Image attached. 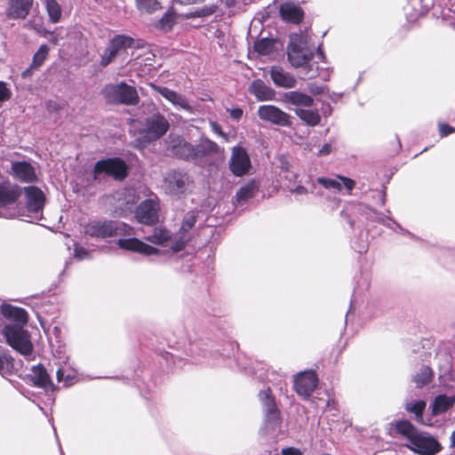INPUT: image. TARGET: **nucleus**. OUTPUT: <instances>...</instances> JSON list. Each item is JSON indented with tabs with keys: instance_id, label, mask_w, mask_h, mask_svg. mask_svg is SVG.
I'll return each instance as SVG.
<instances>
[{
	"instance_id": "obj_6",
	"label": "nucleus",
	"mask_w": 455,
	"mask_h": 455,
	"mask_svg": "<svg viewBox=\"0 0 455 455\" xmlns=\"http://www.w3.org/2000/svg\"><path fill=\"white\" fill-rule=\"evenodd\" d=\"M101 92L105 100L112 104L134 106L140 101L135 87L125 83L106 84Z\"/></svg>"
},
{
	"instance_id": "obj_3",
	"label": "nucleus",
	"mask_w": 455,
	"mask_h": 455,
	"mask_svg": "<svg viewBox=\"0 0 455 455\" xmlns=\"http://www.w3.org/2000/svg\"><path fill=\"white\" fill-rule=\"evenodd\" d=\"M395 431L406 440L405 446L419 455H435L441 451L438 441L430 434L418 429L409 420H399Z\"/></svg>"
},
{
	"instance_id": "obj_40",
	"label": "nucleus",
	"mask_w": 455,
	"mask_h": 455,
	"mask_svg": "<svg viewBox=\"0 0 455 455\" xmlns=\"http://www.w3.org/2000/svg\"><path fill=\"white\" fill-rule=\"evenodd\" d=\"M139 10L146 13H153L160 8L157 0H137Z\"/></svg>"
},
{
	"instance_id": "obj_51",
	"label": "nucleus",
	"mask_w": 455,
	"mask_h": 455,
	"mask_svg": "<svg viewBox=\"0 0 455 455\" xmlns=\"http://www.w3.org/2000/svg\"><path fill=\"white\" fill-rule=\"evenodd\" d=\"M439 132L442 137L447 136L454 132V129L445 124L439 125Z\"/></svg>"
},
{
	"instance_id": "obj_48",
	"label": "nucleus",
	"mask_w": 455,
	"mask_h": 455,
	"mask_svg": "<svg viewBox=\"0 0 455 455\" xmlns=\"http://www.w3.org/2000/svg\"><path fill=\"white\" fill-rule=\"evenodd\" d=\"M213 12L212 9H201L199 11H196V12L187 14L188 18H194V17H204L207 16Z\"/></svg>"
},
{
	"instance_id": "obj_46",
	"label": "nucleus",
	"mask_w": 455,
	"mask_h": 455,
	"mask_svg": "<svg viewBox=\"0 0 455 455\" xmlns=\"http://www.w3.org/2000/svg\"><path fill=\"white\" fill-rule=\"evenodd\" d=\"M12 363V357L0 352V372L4 370L6 365H10Z\"/></svg>"
},
{
	"instance_id": "obj_57",
	"label": "nucleus",
	"mask_w": 455,
	"mask_h": 455,
	"mask_svg": "<svg viewBox=\"0 0 455 455\" xmlns=\"http://www.w3.org/2000/svg\"><path fill=\"white\" fill-rule=\"evenodd\" d=\"M328 96H329V98H330L332 101H337V100H339L343 96V93H338V92H331V93H329V92H328Z\"/></svg>"
},
{
	"instance_id": "obj_15",
	"label": "nucleus",
	"mask_w": 455,
	"mask_h": 455,
	"mask_svg": "<svg viewBox=\"0 0 455 455\" xmlns=\"http://www.w3.org/2000/svg\"><path fill=\"white\" fill-rule=\"evenodd\" d=\"M318 383V379L314 371H303L299 373L294 379V389L302 397H308Z\"/></svg>"
},
{
	"instance_id": "obj_5",
	"label": "nucleus",
	"mask_w": 455,
	"mask_h": 455,
	"mask_svg": "<svg viewBox=\"0 0 455 455\" xmlns=\"http://www.w3.org/2000/svg\"><path fill=\"white\" fill-rule=\"evenodd\" d=\"M84 234L92 238L107 239L115 236H127L134 234L133 228L127 224L108 220H92L84 228Z\"/></svg>"
},
{
	"instance_id": "obj_45",
	"label": "nucleus",
	"mask_w": 455,
	"mask_h": 455,
	"mask_svg": "<svg viewBox=\"0 0 455 455\" xmlns=\"http://www.w3.org/2000/svg\"><path fill=\"white\" fill-rule=\"evenodd\" d=\"M172 23V16L171 14L165 13L164 17L159 20V26L164 28H171Z\"/></svg>"
},
{
	"instance_id": "obj_35",
	"label": "nucleus",
	"mask_w": 455,
	"mask_h": 455,
	"mask_svg": "<svg viewBox=\"0 0 455 455\" xmlns=\"http://www.w3.org/2000/svg\"><path fill=\"white\" fill-rule=\"evenodd\" d=\"M132 44V39L125 36H116L109 43V46L112 47L117 53L122 49L130 47Z\"/></svg>"
},
{
	"instance_id": "obj_47",
	"label": "nucleus",
	"mask_w": 455,
	"mask_h": 455,
	"mask_svg": "<svg viewBox=\"0 0 455 455\" xmlns=\"http://www.w3.org/2000/svg\"><path fill=\"white\" fill-rule=\"evenodd\" d=\"M75 257L78 259H84L89 257V252L86 249L82 246H76L75 248Z\"/></svg>"
},
{
	"instance_id": "obj_17",
	"label": "nucleus",
	"mask_w": 455,
	"mask_h": 455,
	"mask_svg": "<svg viewBox=\"0 0 455 455\" xmlns=\"http://www.w3.org/2000/svg\"><path fill=\"white\" fill-rule=\"evenodd\" d=\"M282 102L295 108H311L314 105V99L311 95L299 91H290L282 94ZM292 108H290L291 109Z\"/></svg>"
},
{
	"instance_id": "obj_1",
	"label": "nucleus",
	"mask_w": 455,
	"mask_h": 455,
	"mask_svg": "<svg viewBox=\"0 0 455 455\" xmlns=\"http://www.w3.org/2000/svg\"><path fill=\"white\" fill-rule=\"evenodd\" d=\"M0 312L4 318L13 322V323L6 324L3 329V335L7 344L21 355H30L33 351V345L28 331L23 328L28 322L26 310L9 304H4L0 307Z\"/></svg>"
},
{
	"instance_id": "obj_23",
	"label": "nucleus",
	"mask_w": 455,
	"mask_h": 455,
	"mask_svg": "<svg viewBox=\"0 0 455 455\" xmlns=\"http://www.w3.org/2000/svg\"><path fill=\"white\" fill-rule=\"evenodd\" d=\"M250 92L259 101L272 100L275 96V91L260 80H256L251 83Z\"/></svg>"
},
{
	"instance_id": "obj_28",
	"label": "nucleus",
	"mask_w": 455,
	"mask_h": 455,
	"mask_svg": "<svg viewBox=\"0 0 455 455\" xmlns=\"http://www.w3.org/2000/svg\"><path fill=\"white\" fill-rule=\"evenodd\" d=\"M19 193L10 183H0V205L12 204L16 201Z\"/></svg>"
},
{
	"instance_id": "obj_39",
	"label": "nucleus",
	"mask_w": 455,
	"mask_h": 455,
	"mask_svg": "<svg viewBox=\"0 0 455 455\" xmlns=\"http://www.w3.org/2000/svg\"><path fill=\"white\" fill-rule=\"evenodd\" d=\"M56 376L58 381L64 382L65 386L71 385L76 377L75 371L66 370L64 368H60L56 372Z\"/></svg>"
},
{
	"instance_id": "obj_19",
	"label": "nucleus",
	"mask_w": 455,
	"mask_h": 455,
	"mask_svg": "<svg viewBox=\"0 0 455 455\" xmlns=\"http://www.w3.org/2000/svg\"><path fill=\"white\" fill-rule=\"evenodd\" d=\"M151 87L175 107H179L180 108L187 111H190L192 109L187 99L181 94L164 86L151 84Z\"/></svg>"
},
{
	"instance_id": "obj_7",
	"label": "nucleus",
	"mask_w": 455,
	"mask_h": 455,
	"mask_svg": "<svg viewBox=\"0 0 455 455\" xmlns=\"http://www.w3.org/2000/svg\"><path fill=\"white\" fill-rule=\"evenodd\" d=\"M128 174V167L125 162L118 157L107 158L98 161L93 169L94 180H100L107 175L115 180H123Z\"/></svg>"
},
{
	"instance_id": "obj_25",
	"label": "nucleus",
	"mask_w": 455,
	"mask_h": 455,
	"mask_svg": "<svg viewBox=\"0 0 455 455\" xmlns=\"http://www.w3.org/2000/svg\"><path fill=\"white\" fill-rule=\"evenodd\" d=\"M281 17L290 22L299 23L303 18L302 10L291 3H284L280 6Z\"/></svg>"
},
{
	"instance_id": "obj_60",
	"label": "nucleus",
	"mask_w": 455,
	"mask_h": 455,
	"mask_svg": "<svg viewBox=\"0 0 455 455\" xmlns=\"http://www.w3.org/2000/svg\"><path fill=\"white\" fill-rule=\"evenodd\" d=\"M451 443L453 446H455V430L452 432L451 435Z\"/></svg>"
},
{
	"instance_id": "obj_42",
	"label": "nucleus",
	"mask_w": 455,
	"mask_h": 455,
	"mask_svg": "<svg viewBox=\"0 0 455 455\" xmlns=\"http://www.w3.org/2000/svg\"><path fill=\"white\" fill-rule=\"evenodd\" d=\"M117 52L109 45L105 49L101 55L100 65L108 66L116 56Z\"/></svg>"
},
{
	"instance_id": "obj_13",
	"label": "nucleus",
	"mask_w": 455,
	"mask_h": 455,
	"mask_svg": "<svg viewBox=\"0 0 455 455\" xmlns=\"http://www.w3.org/2000/svg\"><path fill=\"white\" fill-rule=\"evenodd\" d=\"M258 115L261 120L276 125L290 126L291 124L290 115L273 105L260 106Z\"/></svg>"
},
{
	"instance_id": "obj_16",
	"label": "nucleus",
	"mask_w": 455,
	"mask_h": 455,
	"mask_svg": "<svg viewBox=\"0 0 455 455\" xmlns=\"http://www.w3.org/2000/svg\"><path fill=\"white\" fill-rule=\"evenodd\" d=\"M9 173L14 179L26 183H33L37 179L35 168L25 161L12 162Z\"/></svg>"
},
{
	"instance_id": "obj_27",
	"label": "nucleus",
	"mask_w": 455,
	"mask_h": 455,
	"mask_svg": "<svg viewBox=\"0 0 455 455\" xmlns=\"http://www.w3.org/2000/svg\"><path fill=\"white\" fill-rule=\"evenodd\" d=\"M421 1L422 0H409V4L405 8L409 20L413 21L427 12L429 6L427 4L423 5Z\"/></svg>"
},
{
	"instance_id": "obj_29",
	"label": "nucleus",
	"mask_w": 455,
	"mask_h": 455,
	"mask_svg": "<svg viewBox=\"0 0 455 455\" xmlns=\"http://www.w3.org/2000/svg\"><path fill=\"white\" fill-rule=\"evenodd\" d=\"M259 190V186L255 181H251L243 186L236 193L235 201L238 204H243L248 199L253 197Z\"/></svg>"
},
{
	"instance_id": "obj_38",
	"label": "nucleus",
	"mask_w": 455,
	"mask_h": 455,
	"mask_svg": "<svg viewBox=\"0 0 455 455\" xmlns=\"http://www.w3.org/2000/svg\"><path fill=\"white\" fill-rule=\"evenodd\" d=\"M50 48L47 44H42L33 56V67H37L39 68L46 60Z\"/></svg>"
},
{
	"instance_id": "obj_61",
	"label": "nucleus",
	"mask_w": 455,
	"mask_h": 455,
	"mask_svg": "<svg viewBox=\"0 0 455 455\" xmlns=\"http://www.w3.org/2000/svg\"><path fill=\"white\" fill-rule=\"evenodd\" d=\"M335 404L334 400H329L327 403V407H333Z\"/></svg>"
},
{
	"instance_id": "obj_31",
	"label": "nucleus",
	"mask_w": 455,
	"mask_h": 455,
	"mask_svg": "<svg viewBox=\"0 0 455 455\" xmlns=\"http://www.w3.org/2000/svg\"><path fill=\"white\" fill-rule=\"evenodd\" d=\"M426 402L419 400V401H411L406 403L405 404V410L409 412L414 413L416 420L419 423H424L423 421V411L426 408Z\"/></svg>"
},
{
	"instance_id": "obj_50",
	"label": "nucleus",
	"mask_w": 455,
	"mask_h": 455,
	"mask_svg": "<svg viewBox=\"0 0 455 455\" xmlns=\"http://www.w3.org/2000/svg\"><path fill=\"white\" fill-rule=\"evenodd\" d=\"M211 127L213 132L222 137L225 140H228V135L222 132L221 127L217 123H211Z\"/></svg>"
},
{
	"instance_id": "obj_43",
	"label": "nucleus",
	"mask_w": 455,
	"mask_h": 455,
	"mask_svg": "<svg viewBox=\"0 0 455 455\" xmlns=\"http://www.w3.org/2000/svg\"><path fill=\"white\" fill-rule=\"evenodd\" d=\"M308 92L315 96L326 94L329 92V87L325 84H318L316 83H310L307 84Z\"/></svg>"
},
{
	"instance_id": "obj_37",
	"label": "nucleus",
	"mask_w": 455,
	"mask_h": 455,
	"mask_svg": "<svg viewBox=\"0 0 455 455\" xmlns=\"http://www.w3.org/2000/svg\"><path fill=\"white\" fill-rule=\"evenodd\" d=\"M132 44V39L125 36H116L109 43V46L112 47L117 53L122 49L130 47Z\"/></svg>"
},
{
	"instance_id": "obj_36",
	"label": "nucleus",
	"mask_w": 455,
	"mask_h": 455,
	"mask_svg": "<svg viewBox=\"0 0 455 455\" xmlns=\"http://www.w3.org/2000/svg\"><path fill=\"white\" fill-rule=\"evenodd\" d=\"M132 44V39L125 36H116L109 43V46L112 47L117 53L122 49L130 47Z\"/></svg>"
},
{
	"instance_id": "obj_10",
	"label": "nucleus",
	"mask_w": 455,
	"mask_h": 455,
	"mask_svg": "<svg viewBox=\"0 0 455 455\" xmlns=\"http://www.w3.org/2000/svg\"><path fill=\"white\" fill-rule=\"evenodd\" d=\"M259 397L265 411V423L261 431L264 435H268L275 431L280 424L279 411L270 388L260 391Z\"/></svg>"
},
{
	"instance_id": "obj_24",
	"label": "nucleus",
	"mask_w": 455,
	"mask_h": 455,
	"mask_svg": "<svg viewBox=\"0 0 455 455\" xmlns=\"http://www.w3.org/2000/svg\"><path fill=\"white\" fill-rule=\"evenodd\" d=\"M291 109L296 116L307 125L316 126L321 122V116L317 109L310 108H295Z\"/></svg>"
},
{
	"instance_id": "obj_21",
	"label": "nucleus",
	"mask_w": 455,
	"mask_h": 455,
	"mask_svg": "<svg viewBox=\"0 0 455 455\" xmlns=\"http://www.w3.org/2000/svg\"><path fill=\"white\" fill-rule=\"evenodd\" d=\"M270 77L278 87L294 88L297 84V79L281 67H272Z\"/></svg>"
},
{
	"instance_id": "obj_4",
	"label": "nucleus",
	"mask_w": 455,
	"mask_h": 455,
	"mask_svg": "<svg viewBox=\"0 0 455 455\" xmlns=\"http://www.w3.org/2000/svg\"><path fill=\"white\" fill-rule=\"evenodd\" d=\"M196 222L195 212H188L183 220L180 229V236L178 240L173 241L169 231L164 228H155L150 235L145 236V239L155 244L170 246L173 251H180L188 243V232L195 226Z\"/></svg>"
},
{
	"instance_id": "obj_22",
	"label": "nucleus",
	"mask_w": 455,
	"mask_h": 455,
	"mask_svg": "<svg viewBox=\"0 0 455 455\" xmlns=\"http://www.w3.org/2000/svg\"><path fill=\"white\" fill-rule=\"evenodd\" d=\"M32 4L33 0H10L6 15L10 19H25Z\"/></svg>"
},
{
	"instance_id": "obj_14",
	"label": "nucleus",
	"mask_w": 455,
	"mask_h": 455,
	"mask_svg": "<svg viewBox=\"0 0 455 455\" xmlns=\"http://www.w3.org/2000/svg\"><path fill=\"white\" fill-rule=\"evenodd\" d=\"M159 204L156 199H147L140 204L135 216L139 222L151 225L158 221Z\"/></svg>"
},
{
	"instance_id": "obj_56",
	"label": "nucleus",
	"mask_w": 455,
	"mask_h": 455,
	"mask_svg": "<svg viewBox=\"0 0 455 455\" xmlns=\"http://www.w3.org/2000/svg\"><path fill=\"white\" fill-rule=\"evenodd\" d=\"M332 108L330 104H323L322 108V112L325 116H328L331 114Z\"/></svg>"
},
{
	"instance_id": "obj_33",
	"label": "nucleus",
	"mask_w": 455,
	"mask_h": 455,
	"mask_svg": "<svg viewBox=\"0 0 455 455\" xmlns=\"http://www.w3.org/2000/svg\"><path fill=\"white\" fill-rule=\"evenodd\" d=\"M46 10L52 23H57L61 17V8L56 0H45Z\"/></svg>"
},
{
	"instance_id": "obj_54",
	"label": "nucleus",
	"mask_w": 455,
	"mask_h": 455,
	"mask_svg": "<svg viewBox=\"0 0 455 455\" xmlns=\"http://www.w3.org/2000/svg\"><path fill=\"white\" fill-rule=\"evenodd\" d=\"M282 455H302L301 451L293 447L286 448L282 451Z\"/></svg>"
},
{
	"instance_id": "obj_30",
	"label": "nucleus",
	"mask_w": 455,
	"mask_h": 455,
	"mask_svg": "<svg viewBox=\"0 0 455 455\" xmlns=\"http://www.w3.org/2000/svg\"><path fill=\"white\" fill-rule=\"evenodd\" d=\"M455 403L454 398L447 395H437L433 403V414L438 415L445 412L453 406Z\"/></svg>"
},
{
	"instance_id": "obj_12",
	"label": "nucleus",
	"mask_w": 455,
	"mask_h": 455,
	"mask_svg": "<svg viewBox=\"0 0 455 455\" xmlns=\"http://www.w3.org/2000/svg\"><path fill=\"white\" fill-rule=\"evenodd\" d=\"M251 167V159L246 150L242 147L233 148L229 160L231 172L237 177H242L249 172Z\"/></svg>"
},
{
	"instance_id": "obj_44",
	"label": "nucleus",
	"mask_w": 455,
	"mask_h": 455,
	"mask_svg": "<svg viewBox=\"0 0 455 455\" xmlns=\"http://www.w3.org/2000/svg\"><path fill=\"white\" fill-rule=\"evenodd\" d=\"M12 92L4 83L0 82V105L11 98Z\"/></svg>"
},
{
	"instance_id": "obj_59",
	"label": "nucleus",
	"mask_w": 455,
	"mask_h": 455,
	"mask_svg": "<svg viewBox=\"0 0 455 455\" xmlns=\"http://www.w3.org/2000/svg\"><path fill=\"white\" fill-rule=\"evenodd\" d=\"M312 66L313 65H309V70L307 72V75H308L309 77H314L317 75L316 71L312 70Z\"/></svg>"
},
{
	"instance_id": "obj_49",
	"label": "nucleus",
	"mask_w": 455,
	"mask_h": 455,
	"mask_svg": "<svg viewBox=\"0 0 455 455\" xmlns=\"http://www.w3.org/2000/svg\"><path fill=\"white\" fill-rule=\"evenodd\" d=\"M338 179L342 180V186H344L350 193L355 187V181L351 179L338 176Z\"/></svg>"
},
{
	"instance_id": "obj_55",
	"label": "nucleus",
	"mask_w": 455,
	"mask_h": 455,
	"mask_svg": "<svg viewBox=\"0 0 455 455\" xmlns=\"http://www.w3.org/2000/svg\"><path fill=\"white\" fill-rule=\"evenodd\" d=\"M37 68V67H33V63H31L30 66L21 73V76L23 78L30 77L33 75L34 70Z\"/></svg>"
},
{
	"instance_id": "obj_52",
	"label": "nucleus",
	"mask_w": 455,
	"mask_h": 455,
	"mask_svg": "<svg viewBox=\"0 0 455 455\" xmlns=\"http://www.w3.org/2000/svg\"><path fill=\"white\" fill-rule=\"evenodd\" d=\"M332 150V147H331V143H325L324 145H323V147L319 149L318 153H317V156H328L331 154Z\"/></svg>"
},
{
	"instance_id": "obj_2",
	"label": "nucleus",
	"mask_w": 455,
	"mask_h": 455,
	"mask_svg": "<svg viewBox=\"0 0 455 455\" xmlns=\"http://www.w3.org/2000/svg\"><path fill=\"white\" fill-rule=\"evenodd\" d=\"M172 152L181 158L193 161L200 166L211 165L217 156H221L223 149L208 138H201L197 144L192 145L179 136L172 139Z\"/></svg>"
},
{
	"instance_id": "obj_41",
	"label": "nucleus",
	"mask_w": 455,
	"mask_h": 455,
	"mask_svg": "<svg viewBox=\"0 0 455 455\" xmlns=\"http://www.w3.org/2000/svg\"><path fill=\"white\" fill-rule=\"evenodd\" d=\"M316 182L328 189L339 191L342 188V184L335 179L321 177L316 179Z\"/></svg>"
},
{
	"instance_id": "obj_53",
	"label": "nucleus",
	"mask_w": 455,
	"mask_h": 455,
	"mask_svg": "<svg viewBox=\"0 0 455 455\" xmlns=\"http://www.w3.org/2000/svg\"><path fill=\"white\" fill-rule=\"evenodd\" d=\"M233 119L239 120L243 116V110L239 108L228 110Z\"/></svg>"
},
{
	"instance_id": "obj_20",
	"label": "nucleus",
	"mask_w": 455,
	"mask_h": 455,
	"mask_svg": "<svg viewBox=\"0 0 455 455\" xmlns=\"http://www.w3.org/2000/svg\"><path fill=\"white\" fill-rule=\"evenodd\" d=\"M25 194L28 210L35 213L41 212L44 204V196L42 190L36 187H28L25 188Z\"/></svg>"
},
{
	"instance_id": "obj_34",
	"label": "nucleus",
	"mask_w": 455,
	"mask_h": 455,
	"mask_svg": "<svg viewBox=\"0 0 455 455\" xmlns=\"http://www.w3.org/2000/svg\"><path fill=\"white\" fill-rule=\"evenodd\" d=\"M275 43L272 39L261 38L255 42L254 49L260 55H268L274 51Z\"/></svg>"
},
{
	"instance_id": "obj_26",
	"label": "nucleus",
	"mask_w": 455,
	"mask_h": 455,
	"mask_svg": "<svg viewBox=\"0 0 455 455\" xmlns=\"http://www.w3.org/2000/svg\"><path fill=\"white\" fill-rule=\"evenodd\" d=\"M30 378L36 387L44 388H50L52 387V383L46 370L40 364L32 367Z\"/></svg>"
},
{
	"instance_id": "obj_8",
	"label": "nucleus",
	"mask_w": 455,
	"mask_h": 455,
	"mask_svg": "<svg viewBox=\"0 0 455 455\" xmlns=\"http://www.w3.org/2000/svg\"><path fill=\"white\" fill-rule=\"evenodd\" d=\"M170 124L163 115L156 113L141 123L140 135L144 142L156 140L169 130Z\"/></svg>"
},
{
	"instance_id": "obj_18",
	"label": "nucleus",
	"mask_w": 455,
	"mask_h": 455,
	"mask_svg": "<svg viewBox=\"0 0 455 455\" xmlns=\"http://www.w3.org/2000/svg\"><path fill=\"white\" fill-rule=\"evenodd\" d=\"M118 246L126 251L138 252L144 255H153L158 253V250L151 245L145 243L138 238H121L117 241Z\"/></svg>"
},
{
	"instance_id": "obj_11",
	"label": "nucleus",
	"mask_w": 455,
	"mask_h": 455,
	"mask_svg": "<svg viewBox=\"0 0 455 455\" xmlns=\"http://www.w3.org/2000/svg\"><path fill=\"white\" fill-rule=\"evenodd\" d=\"M190 183L186 172L172 171L164 178V189L169 195L180 196L188 190Z\"/></svg>"
},
{
	"instance_id": "obj_9",
	"label": "nucleus",
	"mask_w": 455,
	"mask_h": 455,
	"mask_svg": "<svg viewBox=\"0 0 455 455\" xmlns=\"http://www.w3.org/2000/svg\"><path fill=\"white\" fill-rule=\"evenodd\" d=\"M313 56L312 52L307 49V37L302 35H293L288 46V59L295 68L307 65Z\"/></svg>"
},
{
	"instance_id": "obj_58",
	"label": "nucleus",
	"mask_w": 455,
	"mask_h": 455,
	"mask_svg": "<svg viewBox=\"0 0 455 455\" xmlns=\"http://www.w3.org/2000/svg\"><path fill=\"white\" fill-rule=\"evenodd\" d=\"M292 192L297 195H304L307 194V190L303 186H298L294 190H292Z\"/></svg>"
},
{
	"instance_id": "obj_62",
	"label": "nucleus",
	"mask_w": 455,
	"mask_h": 455,
	"mask_svg": "<svg viewBox=\"0 0 455 455\" xmlns=\"http://www.w3.org/2000/svg\"><path fill=\"white\" fill-rule=\"evenodd\" d=\"M381 204H385V195H382V197H381Z\"/></svg>"
},
{
	"instance_id": "obj_32",
	"label": "nucleus",
	"mask_w": 455,
	"mask_h": 455,
	"mask_svg": "<svg viewBox=\"0 0 455 455\" xmlns=\"http://www.w3.org/2000/svg\"><path fill=\"white\" fill-rule=\"evenodd\" d=\"M432 370L427 366H423L413 377V381L416 383L418 387H422L423 386L428 384L432 380Z\"/></svg>"
}]
</instances>
